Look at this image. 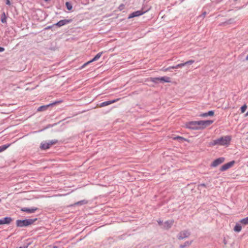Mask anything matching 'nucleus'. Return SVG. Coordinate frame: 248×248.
I'll list each match as a JSON object with an SVG mask.
<instances>
[{"mask_svg":"<svg viewBox=\"0 0 248 248\" xmlns=\"http://www.w3.org/2000/svg\"><path fill=\"white\" fill-rule=\"evenodd\" d=\"M213 123L212 120H201L199 121H191L186 124V128L193 129H203Z\"/></svg>","mask_w":248,"mask_h":248,"instance_id":"f257e3e1","label":"nucleus"},{"mask_svg":"<svg viewBox=\"0 0 248 248\" xmlns=\"http://www.w3.org/2000/svg\"><path fill=\"white\" fill-rule=\"evenodd\" d=\"M231 139V137L230 136L222 137L211 141L209 143V146L213 147L217 145L220 146H228L230 144Z\"/></svg>","mask_w":248,"mask_h":248,"instance_id":"f03ea898","label":"nucleus"},{"mask_svg":"<svg viewBox=\"0 0 248 248\" xmlns=\"http://www.w3.org/2000/svg\"><path fill=\"white\" fill-rule=\"evenodd\" d=\"M37 218L34 219H27L25 220H17L16 221V224L17 227H26L32 224Z\"/></svg>","mask_w":248,"mask_h":248,"instance_id":"7ed1b4c3","label":"nucleus"},{"mask_svg":"<svg viewBox=\"0 0 248 248\" xmlns=\"http://www.w3.org/2000/svg\"><path fill=\"white\" fill-rule=\"evenodd\" d=\"M62 102V101L60 100V101L54 102L52 103H50L47 105L42 106L38 108L37 111H45V110H46L49 107L56 105L57 104H60Z\"/></svg>","mask_w":248,"mask_h":248,"instance_id":"20e7f679","label":"nucleus"},{"mask_svg":"<svg viewBox=\"0 0 248 248\" xmlns=\"http://www.w3.org/2000/svg\"><path fill=\"white\" fill-rule=\"evenodd\" d=\"M235 164V161L234 160L230 162H228L227 163H226L222 165L220 168L219 170L221 171H224L227 170L229 169L230 168H232L234 164Z\"/></svg>","mask_w":248,"mask_h":248,"instance_id":"39448f33","label":"nucleus"},{"mask_svg":"<svg viewBox=\"0 0 248 248\" xmlns=\"http://www.w3.org/2000/svg\"><path fill=\"white\" fill-rule=\"evenodd\" d=\"M225 161V158L219 157L213 161L211 164L212 167H216Z\"/></svg>","mask_w":248,"mask_h":248,"instance_id":"423d86ee","label":"nucleus"},{"mask_svg":"<svg viewBox=\"0 0 248 248\" xmlns=\"http://www.w3.org/2000/svg\"><path fill=\"white\" fill-rule=\"evenodd\" d=\"M146 12H147V11H143L142 9L141 10L137 11L136 12H133L132 13L130 14L129 15L128 18L130 19V18H133L135 17L141 16V15H143L144 13H145Z\"/></svg>","mask_w":248,"mask_h":248,"instance_id":"0eeeda50","label":"nucleus"},{"mask_svg":"<svg viewBox=\"0 0 248 248\" xmlns=\"http://www.w3.org/2000/svg\"><path fill=\"white\" fill-rule=\"evenodd\" d=\"M103 54V52H99L98 53V54H97L96 55V56L92 59L91 60V61H88V62L85 63L82 66V68L85 67L86 65H87L88 64H89V63L93 62H94L95 61H97L98 59H99L101 56H102Z\"/></svg>","mask_w":248,"mask_h":248,"instance_id":"6e6552de","label":"nucleus"},{"mask_svg":"<svg viewBox=\"0 0 248 248\" xmlns=\"http://www.w3.org/2000/svg\"><path fill=\"white\" fill-rule=\"evenodd\" d=\"M120 99V98H117L116 99H114V100H111V101H105V102H104L100 104L99 105H98V106L100 108L104 107L105 106H106L110 105L111 104H113L114 103H115V102H117L118 101H119Z\"/></svg>","mask_w":248,"mask_h":248,"instance_id":"1a4fd4ad","label":"nucleus"},{"mask_svg":"<svg viewBox=\"0 0 248 248\" xmlns=\"http://www.w3.org/2000/svg\"><path fill=\"white\" fill-rule=\"evenodd\" d=\"M174 221L172 219L167 220L164 223L162 228L167 230L169 229L171 227Z\"/></svg>","mask_w":248,"mask_h":248,"instance_id":"9d476101","label":"nucleus"},{"mask_svg":"<svg viewBox=\"0 0 248 248\" xmlns=\"http://www.w3.org/2000/svg\"><path fill=\"white\" fill-rule=\"evenodd\" d=\"M190 235V233L186 231H182L179 234V239H183L188 237Z\"/></svg>","mask_w":248,"mask_h":248,"instance_id":"9b49d317","label":"nucleus"},{"mask_svg":"<svg viewBox=\"0 0 248 248\" xmlns=\"http://www.w3.org/2000/svg\"><path fill=\"white\" fill-rule=\"evenodd\" d=\"M12 219L10 217H5L0 219V225L9 224L12 221Z\"/></svg>","mask_w":248,"mask_h":248,"instance_id":"f8f14e48","label":"nucleus"},{"mask_svg":"<svg viewBox=\"0 0 248 248\" xmlns=\"http://www.w3.org/2000/svg\"><path fill=\"white\" fill-rule=\"evenodd\" d=\"M38 210L37 207H33L31 208H23L21 209V211L27 212L28 213H33Z\"/></svg>","mask_w":248,"mask_h":248,"instance_id":"ddd939ff","label":"nucleus"},{"mask_svg":"<svg viewBox=\"0 0 248 248\" xmlns=\"http://www.w3.org/2000/svg\"><path fill=\"white\" fill-rule=\"evenodd\" d=\"M194 62V60H189V61H188L184 63H179L177 65H176V67H179V68H181L185 65H186L187 64H192V63H193Z\"/></svg>","mask_w":248,"mask_h":248,"instance_id":"4468645a","label":"nucleus"},{"mask_svg":"<svg viewBox=\"0 0 248 248\" xmlns=\"http://www.w3.org/2000/svg\"><path fill=\"white\" fill-rule=\"evenodd\" d=\"M69 21L68 20H60V21H59L58 22H57L56 24V25L58 26L59 27H61V26L69 23Z\"/></svg>","mask_w":248,"mask_h":248,"instance_id":"2eb2a0df","label":"nucleus"},{"mask_svg":"<svg viewBox=\"0 0 248 248\" xmlns=\"http://www.w3.org/2000/svg\"><path fill=\"white\" fill-rule=\"evenodd\" d=\"M159 80L160 81L169 83L170 82V78L168 77H163L159 78Z\"/></svg>","mask_w":248,"mask_h":248,"instance_id":"dca6fc26","label":"nucleus"},{"mask_svg":"<svg viewBox=\"0 0 248 248\" xmlns=\"http://www.w3.org/2000/svg\"><path fill=\"white\" fill-rule=\"evenodd\" d=\"M50 147V145L49 144V143L48 142H44V143H41V148L42 149H47L48 148H49Z\"/></svg>","mask_w":248,"mask_h":248,"instance_id":"f3484780","label":"nucleus"},{"mask_svg":"<svg viewBox=\"0 0 248 248\" xmlns=\"http://www.w3.org/2000/svg\"><path fill=\"white\" fill-rule=\"evenodd\" d=\"M242 227L239 224H236L234 228V231L236 232H239L241 231Z\"/></svg>","mask_w":248,"mask_h":248,"instance_id":"a211bd4d","label":"nucleus"},{"mask_svg":"<svg viewBox=\"0 0 248 248\" xmlns=\"http://www.w3.org/2000/svg\"><path fill=\"white\" fill-rule=\"evenodd\" d=\"M178 68L179 67H176V66H170V67H169L168 68H163L161 69V71H164V72H166L167 71L170 70L171 69H177V68Z\"/></svg>","mask_w":248,"mask_h":248,"instance_id":"6ab92c4d","label":"nucleus"},{"mask_svg":"<svg viewBox=\"0 0 248 248\" xmlns=\"http://www.w3.org/2000/svg\"><path fill=\"white\" fill-rule=\"evenodd\" d=\"M11 145V144H8L7 145H4L1 146H0V153L4 151L6 149H7Z\"/></svg>","mask_w":248,"mask_h":248,"instance_id":"aec40b11","label":"nucleus"},{"mask_svg":"<svg viewBox=\"0 0 248 248\" xmlns=\"http://www.w3.org/2000/svg\"><path fill=\"white\" fill-rule=\"evenodd\" d=\"M240 222L245 225L248 224V217L241 219Z\"/></svg>","mask_w":248,"mask_h":248,"instance_id":"412c9836","label":"nucleus"},{"mask_svg":"<svg viewBox=\"0 0 248 248\" xmlns=\"http://www.w3.org/2000/svg\"><path fill=\"white\" fill-rule=\"evenodd\" d=\"M6 19H7V17H6V16L5 15V14L4 13H3L2 14V16H1V22L3 23H5L6 22Z\"/></svg>","mask_w":248,"mask_h":248,"instance_id":"4be33fe9","label":"nucleus"},{"mask_svg":"<svg viewBox=\"0 0 248 248\" xmlns=\"http://www.w3.org/2000/svg\"><path fill=\"white\" fill-rule=\"evenodd\" d=\"M65 5H66L67 9L68 10H71L72 9V5L69 2H66L65 3Z\"/></svg>","mask_w":248,"mask_h":248,"instance_id":"5701e85b","label":"nucleus"},{"mask_svg":"<svg viewBox=\"0 0 248 248\" xmlns=\"http://www.w3.org/2000/svg\"><path fill=\"white\" fill-rule=\"evenodd\" d=\"M247 108V106L246 104L244 105L241 108V113H244L246 109Z\"/></svg>","mask_w":248,"mask_h":248,"instance_id":"b1692460","label":"nucleus"},{"mask_svg":"<svg viewBox=\"0 0 248 248\" xmlns=\"http://www.w3.org/2000/svg\"><path fill=\"white\" fill-rule=\"evenodd\" d=\"M191 243H192V241H190V242L187 241V242L185 243V244H184V246L181 245L180 247H181V248H184L186 246H190Z\"/></svg>","mask_w":248,"mask_h":248,"instance_id":"393cba45","label":"nucleus"},{"mask_svg":"<svg viewBox=\"0 0 248 248\" xmlns=\"http://www.w3.org/2000/svg\"><path fill=\"white\" fill-rule=\"evenodd\" d=\"M173 139L174 140H186L185 139H184V138H183L182 137H180V136H177V137H174L173 138Z\"/></svg>","mask_w":248,"mask_h":248,"instance_id":"a878e982","label":"nucleus"},{"mask_svg":"<svg viewBox=\"0 0 248 248\" xmlns=\"http://www.w3.org/2000/svg\"><path fill=\"white\" fill-rule=\"evenodd\" d=\"M150 80L153 82L156 83L157 81L159 80V78H151Z\"/></svg>","mask_w":248,"mask_h":248,"instance_id":"bb28decb","label":"nucleus"},{"mask_svg":"<svg viewBox=\"0 0 248 248\" xmlns=\"http://www.w3.org/2000/svg\"><path fill=\"white\" fill-rule=\"evenodd\" d=\"M57 142V140H52L50 141V142H49L48 143H49V144H50V145L51 146V145L56 143Z\"/></svg>","mask_w":248,"mask_h":248,"instance_id":"cd10ccee","label":"nucleus"},{"mask_svg":"<svg viewBox=\"0 0 248 248\" xmlns=\"http://www.w3.org/2000/svg\"><path fill=\"white\" fill-rule=\"evenodd\" d=\"M214 114V112L212 110H211V111H209V112H207V116H213Z\"/></svg>","mask_w":248,"mask_h":248,"instance_id":"c85d7f7f","label":"nucleus"},{"mask_svg":"<svg viewBox=\"0 0 248 248\" xmlns=\"http://www.w3.org/2000/svg\"><path fill=\"white\" fill-rule=\"evenodd\" d=\"M157 222H158V225H159V226H161V227H162H162H163V224H164V223H163L162 221V220H161L160 219H158V220H157Z\"/></svg>","mask_w":248,"mask_h":248,"instance_id":"c756f323","label":"nucleus"},{"mask_svg":"<svg viewBox=\"0 0 248 248\" xmlns=\"http://www.w3.org/2000/svg\"><path fill=\"white\" fill-rule=\"evenodd\" d=\"M200 116L202 117H207L208 116L207 113H203L201 114Z\"/></svg>","mask_w":248,"mask_h":248,"instance_id":"7c9ffc66","label":"nucleus"},{"mask_svg":"<svg viewBox=\"0 0 248 248\" xmlns=\"http://www.w3.org/2000/svg\"><path fill=\"white\" fill-rule=\"evenodd\" d=\"M6 4L8 5H10L11 4V2L9 0H5Z\"/></svg>","mask_w":248,"mask_h":248,"instance_id":"2f4dec72","label":"nucleus"},{"mask_svg":"<svg viewBox=\"0 0 248 248\" xmlns=\"http://www.w3.org/2000/svg\"><path fill=\"white\" fill-rule=\"evenodd\" d=\"M28 245H24L23 246H21L16 248H28Z\"/></svg>","mask_w":248,"mask_h":248,"instance_id":"473e14b6","label":"nucleus"},{"mask_svg":"<svg viewBox=\"0 0 248 248\" xmlns=\"http://www.w3.org/2000/svg\"><path fill=\"white\" fill-rule=\"evenodd\" d=\"M47 248H57L56 246H49Z\"/></svg>","mask_w":248,"mask_h":248,"instance_id":"72a5a7b5","label":"nucleus"},{"mask_svg":"<svg viewBox=\"0 0 248 248\" xmlns=\"http://www.w3.org/2000/svg\"><path fill=\"white\" fill-rule=\"evenodd\" d=\"M4 50V48L2 47H0V52H3Z\"/></svg>","mask_w":248,"mask_h":248,"instance_id":"f704fd0d","label":"nucleus"},{"mask_svg":"<svg viewBox=\"0 0 248 248\" xmlns=\"http://www.w3.org/2000/svg\"><path fill=\"white\" fill-rule=\"evenodd\" d=\"M200 186H203V187H206V185L205 184H200Z\"/></svg>","mask_w":248,"mask_h":248,"instance_id":"c9c22d12","label":"nucleus"},{"mask_svg":"<svg viewBox=\"0 0 248 248\" xmlns=\"http://www.w3.org/2000/svg\"><path fill=\"white\" fill-rule=\"evenodd\" d=\"M245 115L246 117L248 116V111L247 112Z\"/></svg>","mask_w":248,"mask_h":248,"instance_id":"e433bc0d","label":"nucleus"},{"mask_svg":"<svg viewBox=\"0 0 248 248\" xmlns=\"http://www.w3.org/2000/svg\"><path fill=\"white\" fill-rule=\"evenodd\" d=\"M246 59V60L248 61V55L247 56Z\"/></svg>","mask_w":248,"mask_h":248,"instance_id":"4c0bfd02","label":"nucleus"},{"mask_svg":"<svg viewBox=\"0 0 248 248\" xmlns=\"http://www.w3.org/2000/svg\"><path fill=\"white\" fill-rule=\"evenodd\" d=\"M82 202H84V201H82ZM80 202H78V203L77 204H78Z\"/></svg>","mask_w":248,"mask_h":248,"instance_id":"58836bf2","label":"nucleus"},{"mask_svg":"<svg viewBox=\"0 0 248 248\" xmlns=\"http://www.w3.org/2000/svg\"><path fill=\"white\" fill-rule=\"evenodd\" d=\"M1 201V200L0 199V202Z\"/></svg>","mask_w":248,"mask_h":248,"instance_id":"ea45409f","label":"nucleus"}]
</instances>
